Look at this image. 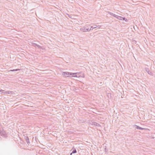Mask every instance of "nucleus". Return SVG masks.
<instances>
[{
  "mask_svg": "<svg viewBox=\"0 0 155 155\" xmlns=\"http://www.w3.org/2000/svg\"><path fill=\"white\" fill-rule=\"evenodd\" d=\"M0 135L4 137H7V135L5 132L3 130L0 131Z\"/></svg>",
  "mask_w": 155,
  "mask_h": 155,
  "instance_id": "nucleus-1",
  "label": "nucleus"
},
{
  "mask_svg": "<svg viewBox=\"0 0 155 155\" xmlns=\"http://www.w3.org/2000/svg\"><path fill=\"white\" fill-rule=\"evenodd\" d=\"M80 30L84 32L89 31V28H86L85 27H83L81 28Z\"/></svg>",
  "mask_w": 155,
  "mask_h": 155,
  "instance_id": "nucleus-2",
  "label": "nucleus"
},
{
  "mask_svg": "<svg viewBox=\"0 0 155 155\" xmlns=\"http://www.w3.org/2000/svg\"><path fill=\"white\" fill-rule=\"evenodd\" d=\"M145 70L148 73V74L151 75H153V74L150 71L149 69L147 68H145Z\"/></svg>",
  "mask_w": 155,
  "mask_h": 155,
  "instance_id": "nucleus-3",
  "label": "nucleus"
},
{
  "mask_svg": "<svg viewBox=\"0 0 155 155\" xmlns=\"http://www.w3.org/2000/svg\"><path fill=\"white\" fill-rule=\"evenodd\" d=\"M117 18L120 20H125L126 21H127V19L125 17H123L120 16H118Z\"/></svg>",
  "mask_w": 155,
  "mask_h": 155,
  "instance_id": "nucleus-4",
  "label": "nucleus"
},
{
  "mask_svg": "<svg viewBox=\"0 0 155 155\" xmlns=\"http://www.w3.org/2000/svg\"><path fill=\"white\" fill-rule=\"evenodd\" d=\"M62 75L65 77H68L69 74L68 72H63L62 74Z\"/></svg>",
  "mask_w": 155,
  "mask_h": 155,
  "instance_id": "nucleus-5",
  "label": "nucleus"
},
{
  "mask_svg": "<svg viewBox=\"0 0 155 155\" xmlns=\"http://www.w3.org/2000/svg\"><path fill=\"white\" fill-rule=\"evenodd\" d=\"M25 139L26 140V142L27 143V144L29 145L30 143L28 137L25 136Z\"/></svg>",
  "mask_w": 155,
  "mask_h": 155,
  "instance_id": "nucleus-6",
  "label": "nucleus"
},
{
  "mask_svg": "<svg viewBox=\"0 0 155 155\" xmlns=\"http://www.w3.org/2000/svg\"><path fill=\"white\" fill-rule=\"evenodd\" d=\"M92 123L93 124L96 126L99 127L100 126V125L98 123H97L96 122H92Z\"/></svg>",
  "mask_w": 155,
  "mask_h": 155,
  "instance_id": "nucleus-7",
  "label": "nucleus"
},
{
  "mask_svg": "<svg viewBox=\"0 0 155 155\" xmlns=\"http://www.w3.org/2000/svg\"><path fill=\"white\" fill-rule=\"evenodd\" d=\"M101 27V26L100 25H95L94 26H91V28H96L98 27L99 28Z\"/></svg>",
  "mask_w": 155,
  "mask_h": 155,
  "instance_id": "nucleus-8",
  "label": "nucleus"
},
{
  "mask_svg": "<svg viewBox=\"0 0 155 155\" xmlns=\"http://www.w3.org/2000/svg\"><path fill=\"white\" fill-rule=\"evenodd\" d=\"M77 153V151L75 148L74 149L72 150V153H70V155H72V153Z\"/></svg>",
  "mask_w": 155,
  "mask_h": 155,
  "instance_id": "nucleus-9",
  "label": "nucleus"
},
{
  "mask_svg": "<svg viewBox=\"0 0 155 155\" xmlns=\"http://www.w3.org/2000/svg\"><path fill=\"white\" fill-rule=\"evenodd\" d=\"M4 91L3 90H0V92H2V93H7L8 94H9L10 93H9V92H4Z\"/></svg>",
  "mask_w": 155,
  "mask_h": 155,
  "instance_id": "nucleus-10",
  "label": "nucleus"
},
{
  "mask_svg": "<svg viewBox=\"0 0 155 155\" xmlns=\"http://www.w3.org/2000/svg\"><path fill=\"white\" fill-rule=\"evenodd\" d=\"M77 74L76 73H70V72H68V74H69V76H72V75H75V74Z\"/></svg>",
  "mask_w": 155,
  "mask_h": 155,
  "instance_id": "nucleus-11",
  "label": "nucleus"
},
{
  "mask_svg": "<svg viewBox=\"0 0 155 155\" xmlns=\"http://www.w3.org/2000/svg\"><path fill=\"white\" fill-rule=\"evenodd\" d=\"M31 45L32 46H35V47H36V46H37V44L33 42H31Z\"/></svg>",
  "mask_w": 155,
  "mask_h": 155,
  "instance_id": "nucleus-12",
  "label": "nucleus"
},
{
  "mask_svg": "<svg viewBox=\"0 0 155 155\" xmlns=\"http://www.w3.org/2000/svg\"><path fill=\"white\" fill-rule=\"evenodd\" d=\"M19 70V69H16L10 70L9 71H18Z\"/></svg>",
  "mask_w": 155,
  "mask_h": 155,
  "instance_id": "nucleus-13",
  "label": "nucleus"
},
{
  "mask_svg": "<svg viewBox=\"0 0 155 155\" xmlns=\"http://www.w3.org/2000/svg\"><path fill=\"white\" fill-rule=\"evenodd\" d=\"M37 47L39 48H41V49H43V48L42 47L38 44L37 45Z\"/></svg>",
  "mask_w": 155,
  "mask_h": 155,
  "instance_id": "nucleus-14",
  "label": "nucleus"
},
{
  "mask_svg": "<svg viewBox=\"0 0 155 155\" xmlns=\"http://www.w3.org/2000/svg\"><path fill=\"white\" fill-rule=\"evenodd\" d=\"M108 13L110 14V15H112V16H113L114 15V14L112 13H111L110 12H108Z\"/></svg>",
  "mask_w": 155,
  "mask_h": 155,
  "instance_id": "nucleus-15",
  "label": "nucleus"
},
{
  "mask_svg": "<svg viewBox=\"0 0 155 155\" xmlns=\"http://www.w3.org/2000/svg\"><path fill=\"white\" fill-rule=\"evenodd\" d=\"M145 129V128H142L141 127H139V130H144Z\"/></svg>",
  "mask_w": 155,
  "mask_h": 155,
  "instance_id": "nucleus-16",
  "label": "nucleus"
},
{
  "mask_svg": "<svg viewBox=\"0 0 155 155\" xmlns=\"http://www.w3.org/2000/svg\"><path fill=\"white\" fill-rule=\"evenodd\" d=\"M118 15H116L115 14H114V15H113V16L117 18V17H118Z\"/></svg>",
  "mask_w": 155,
  "mask_h": 155,
  "instance_id": "nucleus-17",
  "label": "nucleus"
},
{
  "mask_svg": "<svg viewBox=\"0 0 155 155\" xmlns=\"http://www.w3.org/2000/svg\"><path fill=\"white\" fill-rule=\"evenodd\" d=\"M2 127L1 124H0V131L2 130Z\"/></svg>",
  "mask_w": 155,
  "mask_h": 155,
  "instance_id": "nucleus-18",
  "label": "nucleus"
},
{
  "mask_svg": "<svg viewBox=\"0 0 155 155\" xmlns=\"http://www.w3.org/2000/svg\"><path fill=\"white\" fill-rule=\"evenodd\" d=\"M137 125H133V127H134V128H136V127H137Z\"/></svg>",
  "mask_w": 155,
  "mask_h": 155,
  "instance_id": "nucleus-19",
  "label": "nucleus"
},
{
  "mask_svg": "<svg viewBox=\"0 0 155 155\" xmlns=\"http://www.w3.org/2000/svg\"><path fill=\"white\" fill-rule=\"evenodd\" d=\"M72 76L73 77H78L76 74L75 75H72Z\"/></svg>",
  "mask_w": 155,
  "mask_h": 155,
  "instance_id": "nucleus-20",
  "label": "nucleus"
},
{
  "mask_svg": "<svg viewBox=\"0 0 155 155\" xmlns=\"http://www.w3.org/2000/svg\"><path fill=\"white\" fill-rule=\"evenodd\" d=\"M139 127L138 126H137V127H136V128L137 129H139Z\"/></svg>",
  "mask_w": 155,
  "mask_h": 155,
  "instance_id": "nucleus-21",
  "label": "nucleus"
},
{
  "mask_svg": "<svg viewBox=\"0 0 155 155\" xmlns=\"http://www.w3.org/2000/svg\"><path fill=\"white\" fill-rule=\"evenodd\" d=\"M93 28H90V29H89V31L90 30H92Z\"/></svg>",
  "mask_w": 155,
  "mask_h": 155,
  "instance_id": "nucleus-22",
  "label": "nucleus"
},
{
  "mask_svg": "<svg viewBox=\"0 0 155 155\" xmlns=\"http://www.w3.org/2000/svg\"><path fill=\"white\" fill-rule=\"evenodd\" d=\"M133 42H134L135 43H136V41H135V40L133 41Z\"/></svg>",
  "mask_w": 155,
  "mask_h": 155,
  "instance_id": "nucleus-23",
  "label": "nucleus"
},
{
  "mask_svg": "<svg viewBox=\"0 0 155 155\" xmlns=\"http://www.w3.org/2000/svg\"><path fill=\"white\" fill-rule=\"evenodd\" d=\"M1 138V137H0V139Z\"/></svg>",
  "mask_w": 155,
  "mask_h": 155,
  "instance_id": "nucleus-24",
  "label": "nucleus"
}]
</instances>
